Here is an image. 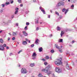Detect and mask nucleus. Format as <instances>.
<instances>
[{
	"label": "nucleus",
	"instance_id": "nucleus-42",
	"mask_svg": "<svg viewBox=\"0 0 77 77\" xmlns=\"http://www.w3.org/2000/svg\"><path fill=\"white\" fill-rule=\"evenodd\" d=\"M42 60H43V61H44V62H45V59H44V58H43Z\"/></svg>",
	"mask_w": 77,
	"mask_h": 77
},
{
	"label": "nucleus",
	"instance_id": "nucleus-53",
	"mask_svg": "<svg viewBox=\"0 0 77 77\" xmlns=\"http://www.w3.org/2000/svg\"><path fill=\"white\" fill-rule=\"evenodd\" d=\"M12 53H11L10 54V56H12Z\"/></svg>",
	"mask_w": 77,
	"mask_h": 77
},
{
	"label": "nucleus",
	"instance_id": "nucleus-5",
	"mask_svg": "<svg viewBox=\"0 0 77 77\" xmlns=\"http://www.w3.org/2000/svg\"><path fill=\"white\" fill-rule=\"evenodd\" d=\"M4 49H5V48L3 47V45H0V50H1V51H3L4 50Z\"/></svg>",
	"mask_w": 77,
	"mask_h": 77
},
{
	"label": "nucleus",
	"instance_id": "nucleus-48",
	"mask_svg": "<svg viewBox=\"0 0 77 77\" xmlns=\"http://www.w3.org/2000/svg\"><path fill=\"white\" fill-rule=\"evenodd\" d=\"M9 48L8 47H6V49H9Z\"/></svg>",
	"mask_w": 77,
	"mask_h": 77
},
{
	"label": "nucleus",
	"instance_id": "nucleus-51",
	"mask_svg": "<svg viewBox=\"0 0 77 77\" xmlns=\"http://www.w3.org/2000/svg\"><path fill=\"white\" fill-rule=\"evenodd\" d=\"M16 26H18V23H16Z\"/></svg>",
	"mask_w": 77,
	"mask_h": 77
},
{
	"label": "nucleus",
	"instance_id": "nucleus-9",
	"mask_svg": "<svg viewBox=\"0 0 77 77\" xmlns=\"http://www.w3.org/2000/svg\"><path fill=\"white\" fill-rule=\"evenodd\" d=\"M55 47H56L57 49H59L60 48H59V46L55 44Z\"/></svg>",
	"mask_w": 77,
	"mask_h": 77
},
{
	"label": "nucleus",
	"instance_id": "nucleus-12",
	"mask_svg": "<svg viewBox=\"0 0 77 77\" xmlns=\"http://www.w3.org/2000/svg\"><path fill=\"white\" fill-rule=\"evenodd\" d=\"M17 34V32H13L12 35H13V36H15V35H16Z\"/></svg>",
	"mask_w": 77,
	"mask_h": 77
},
{
	"label": "nucleus",
	"instance_id": "nucleus-64",
	"mask_svg": "<svg viewBox=\"0 0 77 77\" xmlns=\"http://www.w3.org/2000/svg\"><path fill=\"white\" fill-rule=\"evenodd\" d=\"M51 13H52V10H51Z\"/></svg>",
	"mask_w": 77,
	"mask_h": 77
},
{
	"label": "nucleus",
	"instance_id": "nucleus-6",
	"mask_svg": "<svg viewBox=\"0 0 77 77\" xmlns=\"http://www.w3.org/2000/svg\"><path fill=\"white\" fill-rule=\"evenodd\" d=\"M22 33L23 35H24V36H27V33H26V32L24 31L22 32Z\"/></svg>",
	"mask_w": 77,
	"mask_h": 77
},
{
	"label": "nucleus",
	"instance_id": "nucleus-62",
	"mask_svg": "<svg viewBox=\"0 0 77 77\" xmlns=\"http://www.w3.org/2000/svg\"><path fill=\"white\" fill-rule=\"evenodd\" d=\"M0 12L1 13L2 12H3V10H1V11Z\"/></svg>",
	"mask_w": 77,
	"mask_h": 77
},
{
	"label": "nucleus",
	"instance_id": "nucleus-36",
	"mask_svg": "<svg viewBox=\"0 0 77 77\" xmlns=\"http://www.w3.org/2000/svg\"><path fill=\"white\" fill-rule=\"evenodd\" d=\"M68 11V10H66L65 11V14H66V13H67V12Z\"/></svg>",
	"mask_w": 77,
	"mask_h": 77
},
{
	"label": "nucleus",
	"instance_id": "nucleus-35",
	"mask_svg": "<svg viewBox=\"0 0 77 77\" xmlns=\"http://www.w3.org/2000/svg\"><path fill=\"white\" fill-rule=\"evenodd\" d=\"M18 3H21V0H18Z\"/></svg>",
	"mask_w": 77,
	"mask_h": 77
},
{
	"label": "nucleus",
	"instance_id": "nucleus-33",
	"mask_svg": "<svg viewBox=\"0 0 77 77\" xmlns=\"http://www.w3.org/2000/svg\"><path fill=\"white\" fill-rule=\"evenodd\" d=\"M51 53H54V51L53 50H52L51 51Z\"/></svg>",
	"mask_w": 77,
	"mask_h": 77
},
{
	"label": "nucleus",
	"instance_id": "nucleus-44",
	"mask_svg": "<svg viewBox=\"0 0 77 77\" xmlns=\"http://www.w3.org/2000/svg\"><path fill=\"white\" fill-rule=\"evenodd\" d=\"M31 47H34V44H32L31 45Z\"/></svg>",
	"mask_w": 77,
	"mask_h": 77
},
{
	"label": "nucleus",
	"instance_id": "nucleus-38",
	"mask_svg": "<svg viewBox=\"0 0 77 77\" xmlns=\"http://www.w3.org/2000/svg\"><path fill=\"white\" fill-rule=\"evenodd\" d=\"M44 65H47V64H48V63H47V62H45L44 63Z\"/></svg>",
	"mask_w": 77,
	"mask_h": 77
},
{
	"label": "nucleus",
	"instance_id": "nucleus-22",
	"mask_svg": "<svg viewBox=\"0 0 77 77\" xmlns=\"http://www.w3.org/2000/svg\"><path fill=\"white\" fill-rule=\"evenodd\" d=\"M0 42H1V43H2V44L3 43V40L2 38H1L0 39Z\"/></svg>",
	"mask_w": 77,
	"mask_h": 77
},
{
	"label": "nucleus",
	"instance_id": "nucleus-49",
	"mask_svg": "<svg viewBox=\"0 0 77 77\" xmlns=\"http://www.w3.org/2000/svg\"><path fill=\"white\" fill-rule=\"evenodd\" d=\"M33 2H36V0H33Z\"/></svg>",
	"mask_w": 77,
	"mask_h": 77
},
{
	"label": "nucleus",
	"instance_id": "nucleus-7",
	"mask_svg": "<svg viewBox=\"0 0 77 77\" xmlns=\"http://www.w3.org/2000/svg\"><path fill=\"white\" fill-rule=\"evenodd\" d=\"M5 6H8V5H10V2H9L7 1L5 4Z\"/></svg>",
	"mask_w": 77,
	"mask_h": 77
},
{
	"label": "nucleus",
	"instance_id": "nucleus-50",
	"mask_svg": "<svg viewBox=\"0 0 77 77\" xmlns=\"http://www.w3.org/2000/svg\"><path fill=\"white\" fill-rule=\"evenodd\" d=\"M10 40V38H8V41H9Z\"/></svg>",
	"mask_w": 77,
	"mask_h": 77
},
{
	"label": "nucleus",
	"instance_id": "nucleus-26",
	"mask_svg": "<svg viewBox=\"0 0 77 77\" xmlns=\"http://www.w3.org/2000/svg\"><path fill=\"white\" fill-rule=\"evenodd\" d=\"M41 11L44 14H45V11L44 10H41Z\"/></svg>",
	"mask_w": 77,
	"mask_h": 77
},
{
	"label": "nucleus",
	"instance_id": "nucleus-11",
	"mask_svg": "<svg viewBox=\"0 0 77 77\" xmlns=\"http://www.w3.org/2000/svg\"><path fill=\"white\" fill-rule=\"evenodd\" d=\"M27 44V43L26 42V41H23L22 42V44L23 45H26V44Z\"/></svg>",
	"mask_w": 77,
	"mask_h": 77
},
{
	"label": "nucleus",
	"instance_id": "nucleus-57",
	"mask_svg": "<svg viewBox=\"0 0 77 77\" xmlns=\"http://www.w3.org/2000/svg\"><path fill=\"white\" fill-rule=\"evenodd\" d=\"M62 18V16H60V18Z\"/></svg>",
	"mask_w": 77,
	"mask_h": 77
},
{
	"label": "nucleus",
	"instance_id": "nucleus-16",
	"mask_svg": "<svg viewBox=\"0 0 77 77\" xmlns=\"http://www.w3.org/2000/svg\"><path fill=\"white\" fill-rule=\"evenodd\" d=\"M60 2V3H61V5L62 6H63L64 5V2L61 1Z\"/></svg>",
	"mask_w": 77,
	"mask_h": 77
},
{
	"label": "nucleus",
	"instance_id": "nucleus-24",
	"mask_svg": "<svg viewBox=\"0 0 77 77\" xmlns=\"http://www.w3.org/2000/svg\"><path fill=\"white\" fill-rule=\"evenodd\" d=\"M74 5H72L71 6V9H74Z\"/></svg>",
	"mask_w": 77,
	"mask_h": 77
},
{
	"label": "nucleus",
	"instance_id": "nucleus-4",
	"mask_svg": "<svg viewBox=\"0 0 77 77\" xmlns=\"http://www.w3.org/2000/svg\"><path fill=\"white\" fill-rule=\"evenodd\" d=\"M55 71L57 72H58V73H60L61 72L60 70V69L59 68L56 67L55 69Z\"/></svg>",
	"mask_w": 77,
	"mask_h": 77
},
{
	"label": "nucleus",
	"instance_id": "nucleus-37",
	"mask_svg": "<svg viewBox=\"0 0 77 77\" xmlns=\"http://www.w3.org/2000/svg\"><path fill=\"white\" fill-rule=\"evenodd\" d=\"M35 24H38V20H37L35 21Z\"/></svg>",
	"mask_w": 77,
	"mask_h": 77
},
{
	"label": "nucleus",
	"instance_id": "nucleus-59",
	"mask_svg": "<svg viewBox=\"0 0 77 77\" xmlns=\"http://www.w3.org/2000/svg\"><path fill=\"white\" fill-rule=\"evenodd\" d=\"M2 32V31H0V33H1Z\"/></svg>",
	"mask_w": 77,
	"mask_h": 77
},
{
	"label": "nucleus",
	"instance_id": "nucleus-58",
	"mask_svg": "<svg viewBox=\"0 0 77 77\" xmlns=\"http://www.w3.org/2000/svg\"><path fill=\"white\" fill-rule=\"evenodd\" d=\"M28 41H29V43H30V40H28Z\"/></svg>",
	"mask_w": 77,
	"mask_h": 77
},
{
	"label": "nucleus",
	"instance_id": "nucleus-19",
	"mask_svg": "<svg viewBox=\"0 0 77 77\" xmlns=\"http://www.w3.org/2000/svg\"><path fill=\"white\" fill-rule=\"evenodd\" d=\"M61 4L60 3V2H59L57 5V6H61Z\"/></svg>",
	"mask_w": 77,
	"mask_h": 77
},
{
	"label": "nucleus",
	"instance_id": "nucleus-32",
	"mask_svg": "<svg viewBox=\"0 0 77 77\" xmlns=\"http://www.w3.org/2000/svg\"><path fill=\"white\" fill-rule=\"evenodd\" d=\"M55 13L58 16H59V13H58V12L56 11L55 12Z\"/></svg>",
	"mask_w": 77,
	"mask_h": 77
},
{
	"label": "nucleus",
	"instance_id": "nucleus-41",
	"mask_svg": "<svg viewBox=\"0 0 77 77\" xmlns=\"http://www.w3.org/2000/svg\"><path fill=\"white\" fill-rule=\"evenodd\" d=\"M15 38L14 37H13L12 38V40L13 41H14V40H15Z\"/></svg>",
	"mask_w": 77,
	"mask_h": 77
},
{
	"label": "nucleus",
	"instance_id": "nucleus-10",
	"mask_svg": "<svg viewBox=\"0 0 77 77\" xmlns=\"http://www.w3.org/2000/svg\"><path fill=\"white\" fill-rule=\"evenodd\" d=\"M39 40L38 39H37L35 42V43L36 44H39Z\"/></svg>",
	"mask_w": 77,
	"mask_h": 77
},
{
	"label": "nucleus",
	"instance_id": "nucleus-46",
	"mask_svg": "<svg viewBox=\"0 0 77 77\" xmlns=\"http://www.w3.org/2000/svg\"><path fill=\"white\" fill-rule=\"evenodd\" d=\"M25 40H26V41H29V39H28L27 38H26Z\"/></svg>",
	"mask_w": 77,
	"mask_h": 77
},
{
	"label": "nucleus",
	"instance_id": "nucleus-20",
	"mask_svg": "<svg viewBox=\"0 0 77 77\" xmlns=\"http://www.w3.org/2000/svg\"><path fill=\"white\" fill-rule=\"evenodd\" d=\"M49 56H47V55L46 56V57H45L46 59L48 60V59H49Z\"/></svg>",
	"mask_w": 77,
	"mask_h": 77
},
{
	"label": "nucleus",
	"instance_id": "nucleus-61",
	"mask_svg": "<svg viewBox=\"0 0 77 77\" xmlns=\"http://www.w3.org/2000/svg\"><path fill=\"white\" fill-rule=\"evenodd\" d=\"M20 64H19V65H18V66H19V67H20Z\"/></svg>",
	"mask_w": 77,
	"mask_h": 77
},
{
	"label": "nucleus",
	"instance_id": "nucleus-14",
	"mask_svg": "<svg viewBox=\"0 0 77 77\" xmlns=\"http://www.w3.org/2000/svg\"><path fill=\"white\" fill-rule=\"evenodd\" d=\"M30 66H31V67H33L35 66V63H31L30 64Z\"/></svg>",
	"mask_w": 77,
	"mask_h": 77
},
{
	"label": "nucleus",
	"instance_id": "nucleus-63",
	"mask_svg": "<svg viewBox=\"0 0 77 77\" xmlns=\"http://www.w3.org/2000/svg\"><path fill=\"white\" fill-rule=\"evenodd\" d=\"M63 10H66L65 8H63Z\"/></svg>",
	"mask_w": 77,
	"mask_h": 77
},
{
	"label": "nucleus",
	"instance_id": "nucleus-56",
	"mask_svg": "<svg viewBox=\"0 0 77 77\" xmlns=\"http://www.w3.org/2000/svg\"><path fill=\"white\" fill-rule=\"evenodd\" d=\"M50 60H52V58H51V57L50 58Z\"/></svg>",
	"mask_w": 77,
	"mask_h": 77
},
{
	"label": "nucleus",
	"instance_id": "nucleus-2",
	"mask_svg": "<svg viewBox=\"0 0 77 77\" xmlns=\"http://www.w3.org/2000/svg\"><path fill=\"white\" fill-rule=\"evenodd\" d=\"M55 65L59 66V65H61L62 63V62H61V60H59L55 62Z\"/></svg>",
	"mask_w": 77,
	"mask_h": 77
},
{
	"label": "nucleus",
	"instance_id": "nucleus-17",
	"mask_svg": "<svg viewBox=\"0 0 77 77\" xmlns=\"http://www.w3.org/2000/svg\"><path fill=\"white\" fill-rule=\"evenodd\" d=\"M38 50L39 52H41V51H42V48H39Z\"/></svg>",
	"mask_w": 77,
	"mask_h": 77
},
{
	"label": "nucleus",
	"instance_id": "nucleus-18",
	"mask_svg": "<svg viewBox=\"0 0 77 77\" xmlns=\"http://www.w3.org/2000/svg\"><path fill=\"white\" fill-rule=\"evenodd\" d=\"M68 63H66V67L67 69H69V66H68Z\"/></svg>",
	"mask_w": 77,
	"mask_h": 77
},
{
	"label": "nucleus",
	"instance_id": "nucleus-47",
	"mask_svg": "<svg viewBox=\"0 0 77 77\" xmlns=\"http://www.w3.org/2000/svg\"><path fill=\"white\" fill-rule=\"evenodd\" d=\"M18 9H18V8H17L15 9V10H18Z\"/></svg>",
	"mask_w": 77,
	"mask_h": 77
},
{
	"label": "nucleus",
	"instance_id": "nucleus-43",
	"mask_svg": "<svg viewBox=\"0 0 77 77\" xmlns=\"http://www.w3.org/2000/svg\"><path fill=\"white\" fill-rule=\"evenodd\" d=\"M3 46L4 47H6V44H4L3 45Z\"/></svg>",
	"mask_w": 77,
	"mask_h": 77
},
{
	"label": "nucleus",
	"instance_id": "nucleus-60",
	"mask_svg": "<svg viewBox=\"0 0 77 77\" xmlns=\"http://www.w3.org/2000/svg\"><path fill=\"white\" fill-rule=\"evenodd\" d=\"M8 34H9V35H10V36H11V33H9Z\"/></svg>",
	"mask_w": 77,
	"mask_h": 77
},
{
	"label": "nucleus",
	"instance_id": "nucleus-21",
	"mask_svg": "<svg viewBox=\"0 0 77 77\" xmlns=\"http://www.w3.org/2000/svg\"><path fill=\"white\" fill-rule=\"evenodd\" d=\"M71 2L72 3H74L75 2V0H72L71 1Z\"/></svg>",
	"mask_w": 77,
	"mask_h": 77
},
{
	"label": "nucleus",
	"instance_id": "nucleus-1",
	"mask_svg": "<svg viewBox=\"0 0 77 77\" xmlns=\"http://www.w3.org/2000/svg\"><path fill=\"white\" fill-rule=\"evenodd\" d=\"M50 68V66L49 65L45 69H42L41 71L42 72H45V73L48 72V75H49L50 74H51V71H48Z\"/></svg>",
	"mask_w": 77,
	"mask_h": 77
},
{
	"label": "nucleus",
	"instance_id": "nucleus-39",
	"mask_svg": "<svg viewBox=\"0 0 77 77\" xmlns=\"http://www.w3.org/2000/svg\"><path fill=\"white\" fill-rule=\"evenodd\" d=\"M18 10H17L15 12V14H17L18 12Z\"/></svg>",
	"mask_w": 77,
	"mask_h": 77
},
{
	"label": "nucleus",
	"instance_id": "nucleus-34",
	"mask_svg": "<svg viewBox=\"0 0 77 77\" xmlns=\"http://www.w3.org/2000/svg\"><path fill=\"white\" fill-rule=\"evenodd\" d=\"M29 24H30V23H29V22H26V25L27 26H29Z\"/></svg>",
	"mask_w": 77,
	"mask_h": 77
},
{
	"label": "nucleus",
	"instance_id": "nucleus-45",
	"mask_svg": "<svg viewBox=\"0 0 77 77\" xmlns=\"http://www.w3.org/2000/svg\"><path fill=\"white\" fill-rule=\"evenodd\" d=\"M39 30V28L38 27H37L36 29V30Z\"/></svg>",
	"mask_w": 77,
	"mask_h": 77
},
{
	"label": "nucleus",
	"instance_id": "nucleus-15",
	"mask_svg": "<svg viewBox=\"0 0 77 77\" xmlns=\"http://www.w3.org/2000/svg\"><path fill=\"white\" fill-rule=\"evenodd\" d=\"M7 1H8V0H7ZM8 1L10 2L11 4H12L14 3V0L12 1V0H8Z\"/></svg>",
	"mask_w": 77,
	"mask_h": 77
},
{
	"label": "nucleus",
	"instance_id": "nucleus-25",
	"mask_svg": "<svg viewBox=\"0 0 77 77\" xmlns=\"http://www.w3.org/2000/svg\"><path fill=\"white\" fill-rule=\"evenodd\" d=\"M60 30V28L59 27V26H57V30Z\"/></svg>",
	"mask_w": 77,
	"mask_h": 77
},
{
	"label": "nucleus",
	"instance_id": "nucleus-23",
	"mask_svg": "<svg viewBox=\"0 0 77 77\" xmlns=\"http://www.w3.org/2000/svg\"><path fill=\"white\" fill-rule=\"evenodd\" d=\"M38 77H43V76L40 73L38 75Z\"/></svg>",
	"mask_w": 77,
	"mask_h": 77
},
{
	"label": "nucleus",
	"instance_id": "nucleus-29",
	"mask_svg": "<svg viewBox=\"0 0 77 77\" xmlns=\"http://www.w3.org/2000/svg\"><path fill=\"white\" fill-rule=\"evenodd\" d=\"M39 9L40 10H44V8H42L41 7H40Z\"/></svg>",
	"mask_w": 77,
	"mask_h": 77
},
{
	"label": "nucleus",
	"instance_id": "nucleus-52",
	"mask_svg": "<svg viewBox=\"0 0 77 77\" xmlns=\"http://www.w3.org/2000/svg\"><path fill=\"white\" fill-rule=\"evenodd\" d=\"M48 17L49 18H50V15H48Z\"/></svg>",
	"mask_w": 77,
	"mask_h": 77
},
{
	"label": "nucleus",
	"instance_id": "nucleus-40",
	"mask_svg": "<svg viewBox=\"0 0 77 77\" xmlns=\"http://www.w3.org/2000/svg\"><path fill=\"white\" fill-rule=\"evenodd\" d=\"M22 50H20V51L18 53V54H20V53H21V52H22Z\"/></svg>",
	"mask_w": 77,
	"mask_h": 77
},
{
	"label": "nucleus",
	"instance_id": "nucleus-13",
	"mask_svg": "<svg viewBox=\"0 0 77 77\" xmlns=\"http://www.w3.org/2000/svg\"><path fill=\"white\" fill-rule=\"evenodd\" d=\"M64 33L65 32H64L61 31V32L60 34L61 37H62V35H63V34H64Z\"/></svg>",
	"mask_w": 77,
	"mask_h": 77
},
{
	"label": "nucleus",
	"instance_id": "nucleus-30",
	"mask_svg": "<svg viewBox=\"0 0 77 77\" xmlns=\"http://www.w3.org/2000/svg\"><path fill=\"white\" fill-rule=\"evenodd\" d=\"M1 6H2V8H4V7L5 6V4H3L1 5Z\"/></svg>",
	"mask_w": 77,
	"mask_h": 77
},
{
	"label": "nucleus",
	"instance_id": "nucleus-28",
	"mask_svg": "<svg viewBox=\"0 0 77 77\" xmlns=\"http://www.w3.org/2000/svg\"><path fill=\"white\" fill-rule=\"evenodd\" d=\"M63 42V39H60L59 42Z\"/></svg>",
	"mask_w": 77,
	"mask_h": 77
},
{
	"label": "nucleus",
	"instance_id": "nucleus-54",
	"mask_svg": "<svg viewBox=\"0 0 77 77\" xmlns=\"http://www.w3.org/2000/svg\"><path fill=\"white\" fill-rule=\"evenodd\" d=\"M20 6L22 7V6H23V4H20Z\"/></svg>",
	"mask_w": 77,
	"mask_h": 77
},
{
	"label": "nucleus",
	"instance_id": "nucleus-55",
	"mask_svg": "<svg viewBox=\"0 0 77 77\" xmlns=\"http://www.w3.org/2000/svg\"><path fill=\"white\" fill-rule=\"evenodd\" d=\"M74 42H75L74 40L72 41V43H74Z\"/></svg>",
	"mask_w": 77,
	"mask_h": 77
},
{
	"label": "nucleus",
	"instance_id": "nucleus-3",
	"mask_svg": "<svg viewBox=\"0 0 77 77\" xmlns=\"http://www.w3.org/2000/svg\"><path fill=\"white\" fill-rule=\"evenodd\" d=\"M21 72L23 74H26L27 72V70L26 69L23 68L21 69Z\"/></svg>",
	"mask_w": 77,
	"mask_h": 77
},
{
	"label": "nucleus",
	"instance_id": "nucleus-8",
	"mask_svg": "<svg viewBox=\"0 0 77 77\" xmlns=\"http://www.w3.org/2000/svg\"><path fill=\"white\" fill-rule=\"evenodd\" d=\"M32 56V57H35L36 56V53H33Z\"/></svg>",
	"mask_w": 77,
	"mask_h": 77
},
{
	"label": "nucleus",
	"instance_id": "nucleus-31",
	"mask_svg": "<svg viewBox=\"0 0 77 77\" xmlns=\"http://www.w3.org/2000/svg\"><path fill=\"white\" fill-rule=\"evenodd\" d=\"M24 29L25 30H27V26H26L25 28H24Z\"/></svg>",
	"mask_w": 77,
	"mask_h": 77
},
{
	"label": "nucleus",
	"instance_id": "nucleus-27",
	"mask_svg": "<svg viewBox=\"0 0 77 77\" xmlns=\"http://www.w3.org/2000/svg\"><path fill=\"white\" fill-rule=\"evenodd\" d=\"M59 51L60 53H62V49L60 48Z\"/></svg>",
	"mask_w": 77,
	"mask_h": 77
}]
</instances>
